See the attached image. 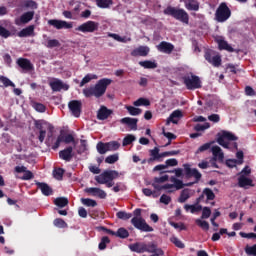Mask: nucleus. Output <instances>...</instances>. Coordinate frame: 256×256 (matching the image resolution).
Wrapping results in <instances>:
<instances>
[{
	"label": "nucleus",
	"mask_w": 256,
	"mask_h": 256,
	"mask_svg": "<svg viewBox=\"0 0 256 256\" xmlns=\"http://www.w3.org/2000/svg\"><path fill=\"white\" fill-rule=\"evenodd\" d=\"M59 45H61V43H59V40L51 39V40H48L46 47L48 49H53L54 47H59Z\"/></svg>",
	"instance_id": "obj_64"
},
{
	"label": "nucleus",
	"mask_w": 256,
	"mask_h": 256,
	"mask_svg": "<svg viewBox=\"0 0 256 256\" xmlns=\"http://www.w3.org/2000/svg\"><path fill=\"white\" fill-rule=\"evenodd\" d=\"M54 204L60 208L67 207V205H69V199L65 197H58L54 200Z\"/></svg>",
	"instance_id": "obj_41"
},
{
	"label": "nucleus",
	"mask_w": 256,
	"mask_h": 256,
	"mask_svg": "<svg viewBox=\"0 0 256 256\" xmlns=\"http://www.w3.org/2000/svg\"><path fill=\"white\" fill-rule=\"evenodd\" d=\"M65 174V170L62 168L54 169L53 176L54 179H57V181L63 180V175Z\"/></svg>",
	"instance_id": "obj_47"
},
{
	"label": "nucleus",
	"mask_w": 256,
	"mask_h": 256,
	"mask_svg": "<svg viewBox=\"0 0 256 256\" xmlns=\"http://www.w3.org/2000/svg\"><path fill=\"white\" fill-rule=\"evenodd\" d=\"M195 223L196 225H198V227H201V229H203L204 231H209V222L201 219H196Z\"/></svg>",
	"instance_id": "obj_51"
},
{
	"label": "nucleus",
	"mask_w": 256,
	"mask_h": 256,
	"mask_svg": "<svg viewBox=\"0 0 256 256\" xmlns=\"http://www.w3.org/2000/svg\"><path fill=\"white\" fill-rule=\"evenodd\" d=\"M165 155L159 153V148L155 147L154 149L150 150V158L148 159V164L151 165L153 161H161Z\"/></svg>",
	"instance_id": "obj_28"
},
{
	"label": "nucleus",
	"mask_w": 256,
	"mask_h": 256,
	"mask_svg": "<svg viewBox=\"0 0 256 256\" xmlns=\"http://www.w3.org/2000/svg\"><path fill=\"white\" fill-rule=\"evenodd\" d=\"M49 85L54 93H57V92L61 91L62 89H63V91H69V85L63 83V81H61L59 79H55V80L51 81L49 83Z\"/></svg>",
	"instance_id": "obj_17"
},
{
	"label": "nucleus",
	"mask_w": 256,
	"mask_h": 256,
	"mask_svg": "<svg viewBox=\"0 0 256 256\" xmlns=\"http://www.w3.org/2000/svg\"><path fill=\"white\" fill-rule=\"evenodd\" d=\"M107 144H108V151H117V149L121 147V144L117 141L107 142Z\"/></svg>",
	"instance_id": "obj_60"
},
{
	"label": "nucleus",
	"mask_w": 256,
	"mask_h": 256,
	"mask_svg": "<svg viewBox=\"0 0 256 256\" xmlns=\"http://www.w3.org/2000/svg\"><path fill=\"white\" fill-rule=\"evenodd\" d=\"M48 25L58 30L73 29V22H67L65 20L50 19L48 20Z\"/></svg>",
	"instance_id": "obj_11"
},
{
	"label": "nucleus",
	"mask_w": 256,
	"mask_h": 256,
	"mask_svg": "<svg viewBox=\"0 0 256 256\" xmlns=\"http://www.w3.org/2000/svg\"><path fill=\"white\" fill-rule=\"evenodd\" d=\"M211 152L214 159H217L219 161V163H223L224 159H225V154L223 153V150L221 149V147L219 146H213L211 148Z\"/></svg>",
	"instance_id": "obj_30"
},
{
	"label": "nucleus",
	"mask_w": 256,
	"mask_h": 256,
	"mask_svg": "<svg viewBox=\"0 0 256 256\" xmlns=\"http://www.w3.org/2000/svg\"><path fill=\"white\" fill-rule=\"evenodd\" d=\"M33 107L38 113H45V111H47V107H45V105L41 103L36 102L33 104Z\"/></svg>",
	"instance_id": "obj_63"
},
{
	"label": "nucleus",
	"mask_w": 256,
	"mask_h": 256,
	"mask_svg": "<svg viewBox=\"0 0 256 256\" xmlns=\"http://www.w3.org/2000/svg\"><path fill=\"white\" fill-rule=\"evenodd\" d=\"M133 105L134 107H149V105H151V101H149V99L146 98H139L138 100L134 101Z\"/></svg>",
	"instance_id": "obj_42"
},
{
	"label": "nucleus",
	"mask_w": 256,
	"mask_h": 256,
	"mask_svg": "<svg viewBox=\"0 0 256 256\" xmlns=\"http://www.w3.org/2000/svg\"><path fill=\"white\" fill-rule=\"evenodd\" d=\"M131 224L135 227V229H138L139 231H144L145 233L153 232V227L149 226L145 219L141 217H133L131 219Z\"/></svg>",
	"instance_id": "obj_9"
},
{
	"label": "nucleus",
	"mask_w": 256,
	"mask_h": 256,
	"mask_svg": "<svg viewBox=\"0 0 256 256\" xmlns=\"http://www.w3.org/2000/svg\"><path fill=\"white\" fill-rule=\"evenodd\" d=\"M107 179H119V172L117 170H105L100 175L95 176V181L100 185H105Z\"/></svg>",
	"instance_id": "obj_7"
},
{
	"label": "nucleus",
	"mask_w": 256,
	"mask_h": 256,
	"mask_svg": "<svg viewBox=\"0 0 256 256\" xmlns=\"http://www.w3.org/2000/svg\"><path fill=\"white\" fill-rule=\"evenodd\" d=\"M14 171L15 173H24L23 176H17V179H21V181H31L34 177L33 172L27 170V167L25 166H16Z\"/></svg>",
	"instance_id": "obj_14"
},
{
	"label": "nucleus",
	"mask_w": 256,
	"mask_h": 256,
	"mask_svg": "<svg viewBox=\"0 0 256 256\" xmlns=\"http://www.w3.org/2000/svg\"><path fill=\"white\" fill-rule=\"evenodd\" d=\"M96 149L100 155H105L109 151V146L107 143L98 142L96 145Z\"/></svg>",
	"instance_id": "obj_40"
},
{
	"label": "nucleus",
	"mask_w": 256,
	"mask_h": 256,
	"mask_svg": "<svg viewBox=\"0 0 256 256\" xmlns=\"http://www.w3.org/2000/svg\"><path fill=\"white\" fill-rule=\"evenodd\" d=\"M158 51H161V53H166L167 55H171L173 53V50L175 49V46L169 42L162 41L157 46Z\"/></svg>",
	"instance_id": "obj_27"
},
{
	"label": "nucleus",
	"mask_w": 256,
	"mask_h": 256,
	"mask_svg": "<svg viewBox=\"0 0 256 256\" xmlns=\"http://www.w3.org/2000/svg\"><path fill=\"white\" fill-rule=\"evenodd\" d=\"M23 5L26 7V9H37V2L33 0H25Z\"/></svg>",
	"instance_id": "obj_61"
},
{
	"label": "nucleus",
	"mask_w": 256,
	"mask_h": 256,
	"mask_svg": "<svg viewBox=\"0 0 256 256\" xmlns=\"http://www.w3.org/2000/svg\"><path fill=\"white\" fill-rule=\"evenodd\" d=\"M182 117L183 112L181 110H175L168 117L167 123H173L174 125H177V123H179V119H181Z\"/></svg>",
	"instance_id": "obj_32"
},
{
	"label": "nucleus",
	"mask_w": 256,
	"mask_h": 256,
	"mask_svg": "<svg viewBox=\"0 0 256 256\" xmlns=\"http://www.w3.org/2000/svg\"><path fill=\"white\" fill-rule=\"evenodd\" d=\"M16 63L23 71H33L34 69L33 63L27 58H18Z\"/></svg>",
	"instance_id": "obj_22"
},
{
	"label": "nucleus",
	"mask_w": 256,
	"mask_h": 256,
	"mask_svg": "<svg viewBox=\"0 0 256 256\" xmlns=\"http://www.w3.org/2000/svg\"><path fill=\"white\" fill-rule=\"evenodd\" d=\"M213 145V142H208L203 144L202 146H200L197 151H196V155L199 153H205V151H209V149H211V146Z\"/></svg>",
	"instance_id": "obj_52"
},
{
	"label": "nucleus",
	"mask_w": 256,
	"mask_h": 256,
	"mask_svg": "<svg viewBox=\"0 0 256 256\" xmlns=\"http://www.w3.org/2000/svg\"><path fill=\"white\" fill-rule=\"evenodd\" d=\"M108 37H111L115 41H118L119 43H128L131 41V37L127 38V36L121 37L119 34L115 33H109Z\"/></svg>",
	"instance_id": "obj_38"
},
{
	"label": "nucleus",
	"mask_w": 256,
	"mask_h": 256,
	"mask_svg": "<svg viewBox=\"0 0 256 256\" xmlns=\"http://www.w3.org/2000/svg\"><path fill=\"white\" fill-rule=\"evenodd\" d=\"M190 191L191 190H189V188L183 189L178 198V203H185L188 199H190L191 198Z\"/></svg>",
	"instance_id": "obj_35"
},
{
	"label": "nucleus",
	"mask_w": 256,
	"mask_h": 256,
	"mask_svg": "<svg viewBox=\"0 0 256 256\" xmlns=\"http://www.w3.org/2000/svg\"><path fill=\"white\" fill-rule=\"evenodd\" d=\"M113 83V80L109 78H103L100 79L95 86L85 88L83 89V95L87 98L89 97H96V99H99L100 97H103L105 95V92L107 91V87Z\"/></svg>",
	"instance_id": "obj_1"
},
{
	"label": "nucleus",
	"mask_w": 256,
	"mask_h": 256,
	"mask_svg": "<svg viewBox=\"0 0 256 256\" xmlns=\"http://www.w3.org/2000/svg\"><path fill=\"white\" fill-rule=\"evenodd\" d=\"M149 51L151 49L148 46H139L138 48H135L131 51L132 57H147L149 55Z\"/></svg>",
	"instance_id": "obj_24"
},
{
	"label": "nucleus",
	"mask_w": 256,
	"mask_h": 256,
	"mask_svg": "<svg viewBox=\"0 0 256 256\" xmlns=\"http://www.w3.org/2000/svg\"><path fill=\"white\" fill-rule=\"evenodd\" d=\"M216 43H218V49L220 51H228V53L235 52V49L231 45H229V43L225 41V39L221 37L216 39Z\"/></svg>",
	"instance_id": "obj_26"
},
{
	"label": "nucleus",
	"mask_w": 256,
	"mask_h": 256,
	"mask_svg": "<svg viewBox=\"0 0 256 256\" xmlns=\"http://www.w3.org/2000/svg\"><path fill=\"white\" fill-rule=\"evenodd\" d=\"M92 79H97L94 74H87L80 82V87H84L87 83H90Z\"/></svg>",
	"instance_id": "obj_46"
},
{
	"label": "nucleus",
	"mask_w": 256,
	"mask_h": 256,
	"mask_svg": "<svg viewBox=\"0 0 256 256\" xmlns=\"http://www.w3.org/2000/svg\"><path fill=\"white\" fill-rule=\"evenodd\" d=\"M111 240H109V237L104 236L101 239V242L98 245V248L100 249V251H103L104 249H107V243H110Z\"/></svg>",
	"instance_id": "obj_54"
},
{
	"label": "nucleus",
	"mask_w": 256,
	"mask_h": 256,
	"mask_svg": "<svg viewBox=\"0 0 256 256\" xmlns=\"http://www.w3.org/2000/svg\"><path fill=\"white\" fill-rule=\"evenodd\" d=\"M102 231H105L108 235H115L116 237H119L120 239H127L129 237V231L125 228H119L117 232L108 229L106 227H101Z\"/></svg>",
	"instance_id": "obj_16"
},
{
	"label": "nucleus",
	"mask_w": 256,
	"mask_h": 256,
	"mask_svg": "<svg viewBox=\"0 0 256 256\" xmlns=\"http://www.w3.org/2000/svg\"><path fill=\"white\" fill-rule=\"evenodd\" d=\"M183 83L186 86V89L189 91H195V89H201V78L197 75L191 74L190 76H184Z\"/></svg>",
	"instance_id": "obj_5"
},
{
	"label": "nucleus",
	"mask_w": 256,
	"mask_h": 256,
	"mask_svg": "<svg viewBox=\"0 0 256 256\" xmlns=\"http://www.w3.org/2000/svg\"><path fill=\"white\" fill-rule=\"evenodd\" d=\"M83 107V103H81V100H71L68 103V108L71 111L72 115L74 117H81V109Z\"/></svg>",
	"instance_id": "obj_12"
},
{
	"label": "nucleus",
	"mask_w": 256,
	"mask_h": 256,
	"mask_svg": "<svg viewBox=\"0 0 256 256\" xmlns=\"http://www.w3.org/2000/svg\"><path fill=\"white\" fill-rule=\"evenodd\" d=\"M116 217L118 219H122V221H129V219H131V217H133V214L127 213L125 211H119L116 213Z\"/></svg>",
	"instance_id": "obj_44"
},
{
	"label": "nucleus",
	"mask_w": 256,
	"mask_h": 256,
	"mask_svg": "<svg viewBox=\"0 0 256 256\" xmlns=\"http://www.w3.org/2000/svg\"><path fill=\"white\" fill-rule=\"evenodd\" d=\"M164 15H169L170 17L176 19V21H180L185 25H189V13H187V11H185V9L183 8H175L173 6H168L164 10Z\"/></svg>",
	"instance_id": "obj_3"
},
{
	"label": "nucleus",
	"mask_w": 256,
	"mask_h": 256,
	"mask_svg": "<svg viewBox=\"0 0 256 256\" xmlns=\"http://www.w3.org/2000/svg\"><path fill=\"white\" fill-rule=\"evenodd\" d=\"M75 31H79L80 33H95V31H99V23L89 20L76 27Z\"/></svg>",
	"instance_id": "obj_8"
},
{
	"label": "nucleus",
	"mask_w": 256,
	"mask_h": 256,
	"mask_svg": "<svg viewBox=\"0 0 256 256\" xmlns=\"http://www.w3.org/2000/svg\"><path fill=\"white\" fill-rule=\"evenodd\" d=\"M36 185L40 189L41 193L44 194L46 197H49V195H53V189L50 187L49 184L45 182H37Z\"/></svg>",
	"instance_id": "obj_31"
},
{
	"label": "nucleus",
	"mask_w": 256,
	"mask_h": 256,
	"mask_svg": "<svg viewBox=\"0 0 256 256\" xmlns=\"http://www.w3.org/2000/svg\"><path fill=\"white\" fill-rule=\"evenodd\" d=\"M183 167L187 179H191V177H194V183H199L201 181V177H203V175L201 174V172H199V170H197V168H191L189 164H184Z\"/></svg>",
	"instance_id": "obj_10"
},
{
	"label": "nucleus",
	"mask_w": 256,
	"mask_h": 256,
	"mask_svg": "<svg viewBox=\"0 0 256 256\" xmlns=\"http://www.w3.org/2000/svg\"><path fill=\"white\" fill-rule=\"evenodd\" d=\"M171 243H173L175 245V247H178V249H185V244H183V242L181 240H179V238L173 236L170 239Z\"/></svg>",
	"instance_id": "obj_55"
},
{
	"label": "nucleus",
	"mask_w": 256,
	"mask_h": 256,
	"mask_svg": "<svg viewBox=\"0 0 256 256\" xmlns=\"http://www.w3.org/2000/svg\"><path fill=\"white\" fill-rule=\"evenodd\" d=\"M180 2L184 3L187 11H199L200 3L198 0H180Z\"/></svg>",
	"instance_id": "obj_25"
},
{
	"label": "nucleus",
	"mask_w": 256,
	"mask_h": 256,
	"mask_svg": "<svg viewBox=\"0 0 256 256\" xmlns=\"http://www.w3.org/2000/svg\"><path fill=\"white\" fill-rule=\"evenodd\" d=\"M139 65L144 69H157V63L151 60L140 61Z\"/></svg>",
	"instance_id": "obj_37"
},
{
	"label": "nucleus",
	"mask_w": 256,
	"mask_h": 256,
	"mask_svg": "<svg viewBox=\"0 0 256 256\" xmlns=\"http://www.w3.org/2000/svg\"><path fill=\"white\" fill-rule=\"evenodd\" d=\"M0 82L3 84L0 87H15V83L6 76H0Z\"/></svg>",
	"instance_id": "obj_43"
},
{
	"label": "nucleus",
	"mask_w": 256,
	"mask_h": 256,
	"mask_svg": "<svg viewBox=\"0 0 256 256\" xmlns=\"http://www.w3.org/2000/svg\"><path fill=\"white\" fill-rule=\"evenodd\" d=\"M126 109H127L128 113H130L133 116L141 115L140 108H136L134 106H126Z\"/></svg>",
	"instance_id": "obj_58"
},
{
	"label": "nucleus",
	"mask_w": 256,
	"mask_h": 256,
	"mask_svg": "<svg viewBox=\"0 0 256 256\" xmlns=\"http://www.w3.org/2000/svg\"><path fill=\"white\" fill-rule=\"evenodd\" d=\"M246 255H253V256H256V244H254L253 246H249L247 245L244 249Z\"/></svg>",
	"instance_id": "obj_59"
},
{
	"label": "nucleus",
	"mask_w": 256,
	"mask_h": 256,
	"mask_svg": "<svg viewBox=\"0 0 256 256\" xmlns=\"http://www.w3.org/2000/svg\"><path fill=\"white\" fill-rule=\"evenodd\" d=\"M129 249L134 253H145V243L136 242L129 246Z\"/></svg>",
	"instance_id": "obj_34"
},
{
	"label": "nucleus",
	"mask_w": 256,
	"mask_h": 256,
	"mask_svg": "<svg viewBox=\"0 0 256 256\" xmlns=\"http://www.w3.org/2000/svg\"><path fill=\"white\" fill-rule=\"evenodd\" d=\"M231 17V8L227 6V3L222 2L215 12V20L217 23H225Z\"/></svg>",
	"instance_id": "obj_4"
},
{
	"label": "nucleus",
	"mask_w": 256,
	"mask_h": 256,
	"mask_svg": "<svg viewBox=\"0 0 256 256\" xmlns=\"http://www.w3.org/2000/svg\"><path fill=\"white\" fill-rule=\"evenodd\" d=\"M203 193L206 195L207 201H213L215 199V193L210 188H205Z\"/></svg>",
	"instance_id": "obj_57"
},
{
	"label": "nucleus",
	"mask_w": 256,
	"mask_h": 256,
	"mask_svg": "<svg viewBox=\"0 0 256 256\" xmlns=\"http://www.w3.org/2000/svg\"><path fill=\"white\" fill-rule=\"evenodd\" d=\"M44 125H48V130L50 131V134H48V138L46 140L47 147H51V137H53V125L47 123L45 120H36L34 121V127L39 131L38 140L40 143H43L45 141V137H47V130L43 129Z\"/></svg>",
	"instance_id": "obj_2"
},
{
	"label": "nucleus",
	"mask_w": 256,
	"mask_h": 256,
	"mask_svg": "<svg viewBox=\"0 0 256 256\" xmlns=\"http://www.w3.org/2000/svg\"><path fill=\"white\" fill-rule=\"evenodd\" d=\"M74 141H75V138L71 134H68L66 136L59 135L54 145H52V149L53 151H56V149H59V147L61 146V143L64 142L68 145V143H73Z\"/></svg>",
	"instance_id": "obj_15"
},
{
	"label": "nucleus",
	"mask_w": 256,
	"mask_h": 256,
	"mask_svg": "<svg viewBox=\"0 0 256 256\" xmlns=\"http://www.w3.org/2000/svg\"><path fill=\"white\" fill-rule=\"evenodd\" d=\"M119 161V154H112L105 158V163H108L109 165H113L114 163H117Z\"/></svg>",
	"instance_id": "obj_48"
},
{
	"label": "nucleus",
	"mask_w": 256,
	"mask_h": 256,
	"mask_svg": "<svg viewBox=\"0 0 256 256\" xmlns=\"http://www.w3.org/2000/svg\"><path fill=\"white\" fill-rule=\"evenodd\" d=\"M152 187L156 190V191H163L166 190V189H173V185L171 184H165V185H159L157 184L156 182H153L152 183Z\"/></svg>",
	"instance_id": "obj_49"
},
{
	"label": "nucleus",
	"mask_w": 256,
	"mask_h": 256,
	"mask_svg": "<svg viewBox=\"0 0 256 256\" xmlns=\"http://www.w3.org/2000/svg\"><path fill=\"white\" fill-rule=\"evenodd\" d=\"M85 193L93 195V197H99V199H106L107 193L101 188L90 187L85 189Z\"/></svg>",
	"instance_id": "obj_18"
},
{
	"label": "nucleus",
	"mask_w": 256,
	"mask_h": 256,
	"mask_svg": "<svg viewBox=\"0 0 256 256\" xmlns=\"http://www.w3.org/2000/svg\"><path fill=\"white\" fill-rule=\"evenodd\" d=\"M55 227H58L59 229H65L67 228V222H65V220L61 219V218H56L53 221Z\"/></svg>",
	"instance_id": "obj_50"
},
{
	"label": "nucleus",
	"mask_w": 256,
	"mask_h": 256,
	"mask_svg": "<svg viewBox=\"0 0 256 256\" xmlns=\"http://www.w3.org/2000/svg\"><path fill=\"white\" fill-rule=\"evenodd\" d=\"M133 141H135V136L129 134L123 139L122 145L123 147H127V145H131Z\"/></svg>",
	"instance_id": "obj_62"
},
{
	"label": "nucleus",
	"mask_w": 256,
	"mask_h": 256,
	"mask_svg": "<svg viewBox=\"0 0 256 256\" xmlns=\"http://www.w3.org/2000/svg\"><path fill=\"white\" fill-rule=\"evenodd\" d=\"M113 115V110L108 109L106 106H101L97 112V119L99 121H105V119H109Z\"/></svg>",
	"instance_id": "obj_23"
},
{
	"label": "nucleus",
	"mask_w": 256,
	"mask_h": 256,
	"mask_svg": "<svg viewBox=\"0 0 256 256\" xmlns=\"http://www.w3.org/2000/svg\"><path fill=\"white\" fill-rule=\"evenodd\" d=\"M157 246L155 243L145 244V253H157Z\"/></svg>",
	"instance_id": "obj_53"
},
{
	"label": "nucleus",
	"mask_w": 256,
	"mask_h": 256,
	"mask_svg": "<svg viewBox=\"0 0 256 256\" xmlns=\"http://www.w3.org/2000/svg\"><path fill=\"white\" fill-rule=\"evenodd\" d=\"M171 181L174 184H170L172 185V189H169L168 193H175V190L173 189H176V191H179L180 189H183V187H193V185H195V182L183 183L181 180L175 177H172Z\"/></svg>",
	"instance_id": "obj_13"
},
{
	"label": "nucleus",
	"mask_w": 256,
	"mask_h": 256,
	"mask_svg": "<svg viewBox=\"0 0 256 256\" xmlns=\"http://www.w3.org/2000/svg\"><path fill=\"white\" fill-rule=\"evenodd\" d=\"M238 187L241 189H249V187H255V184H253V179L248 178L245 175H240L238 177Z\"/></svg>",
	"instance_id": "obj_20"
},
{
	"label": "nucleus",
	"mask_w": 256,
	"mask_h": 256,
	"mask_svg": "<svg viewBox=\"0 0 256 256\" xmlns=\"http://www.w3.org/2000/svg\"><path fill=\"white\" fill-rule=\"evenodd\" d=\"M95 2L100 9H109L113 5V0H95Z\"/></svg>",
	"instance_id": "obj_39"
},
{
	"label": "nucleus",
	"mask_w": 256,
	"mask_h": 256,
	"mask_svg": "<svg viewBox=\"0 0 256 256\" xmlns=\"http://www.w3.org/2000/svg\"><path fill=\"white\" fill-rule=\"evenodd\" d=\"M239 139L235 134L229 131H222L221 134H218L217 143L220 144L224 149H230L229 141H237Z\"/></svg>",
	"instance_id": "obj_6"
},
{
	"label": "nucleus",
	"mask_w": 256,
	"mask_h": 256,
	"mask_svg": "<svg viewBox=\"0 0 256 256\" xmlns=\"http://www.w3.org/2000/svg\"><path fill=\"white\" fill-rule=\"evenodd\" d=\"M184 209L187 212L190 211V213H199V211L203 210V206L199 204H194V205L185 204Z\"/></svg>",
	"instance_id": "obj_36"
},
{
	"label": "nucleus",
	"mask_w": 256,
	"mask_h": 256,
	"mask_svg": "<svg viewBox=\"0 0 256 256\" xmlns=\"http://www.w3.org/2000/svg\"><path fill=\"white\" fill-rule=\"evenodd\" d=\"M221 56L215 55L212 57V60L210 61V65H213V67H221Z\"/></svg>",
	"instance_id": "obj_56"
},
{
	"label": "nucleus",
	"mask_w": 256,
	"mask_h": 256,
	"mask_svg": "<svg viewBox=\"0 0 256 256\" xmlns=\"http://www.w3.org/2000/svg\"><path fill=\"white\" fill-rule=\"evenodd\" d=\"M73 157H74V154H73L72 146H68L64 150H61L59 152V158L62 159V161H66L67 163H69V161H71Z\"/></svg>",
	"instance_id": "obj_21"
},
{
	"label": "nucleus",
	"mask_w": 256,
	"mask_h": 256,
	"mask_svg": "<svg viewBox=\"0 0 256 256\" xmlns=\"http://www.w3.org/2000/svg\"><path fill=\"white\" fill-rule=\"evenodd\" d=\"M33 17H35V11H28L22 14L19 20L15 21L16 25H27L30 21H33Z\"/></svg>",
	"instance_id": "obj_19"
},
{
	"label": "nucleus",
	"mask_w": 256,
	"mask_h": 256,
	"mask_svg": "<svg viewBox=\"0 0 256 256\" xmlns=\"http://www.w3.org/2000/svg\"><path fill=\"white\" fill-rule=\"evenodd\" d=\"M81 203L86 207H97V201L91 198H81Z\"/></svg>",
	"instance_id": "obj_45"
},
{
	"label": "nucleus",
	"mask_w": 256,
	"mask_h": 256,
	"mask_svg": "<svg viewBox=\"0 0 256 256\" xmlns=\"http://www.w3.org/2000/svg\"><path fill=\"white\" fill-rule=\"evenodd\" d=\"M139 122V119L137 118H131V117H125L120 120V123L123 125H128L132 131H137V123Z\"/></svg>",
	"instance_id": "obj_29"
},
{
	"label": "nucleus",
	"mask_w": 256,
	"mask_h": 256,
	"mask_svg": "<svg viewBox=\"0 0 256 256\" xmlns=\"http://www.w3.org/2000/svg\"><path fill=\"white\" fill-rule=\"evenodd\" d=\"M35 36V26L30 25L24 29H22L20 32H18V37H33Z\"/></svg>",
	"instance_id": "obj_33"
}]
</instances>
